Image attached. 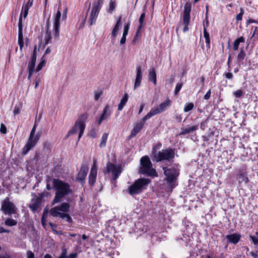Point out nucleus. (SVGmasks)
Listing matches in <instances>:
<instances>
[{
	"instance_id": "nucleus-42",
	"label": "nucleus",
	"mask_w": 258,
	"mask_h": 258,
	"mask_svg": "<svg viewBox=\"0 0 258 258\" xmlns=\"http://www.w3.org/2000/svg\"><path fill=\"white\" fill-rule=\"evenodd\" d=\"M29 10V8H27V7H25L24 6H23L22 7V11H21V14H22V15H23V17L24 19L27 17L28 14Z\"/></svg>"
},
{
	"instance_id": "nucleus-47",
	"label": "nucleus",
	"mask_w": 258,
	"mask_h": 258,
	"mask_svg": "<svg viewBox=\"0 0 258 258\" xmlns=\"http://www.w3.org/2000/svg\"><path fill=\"white\" fill-rule=\"evenodd\" d=\"M236 98H240L243 95V92L241 90H237L234 92Z\"/></svg>"
},
{
	"instance_id": "nucleus-35",
	"label": "nucleus",
	"mask_w": 258,
	"mask_h": 258,
	"mask_svg": "<svg viewBox=\"0 0 258 258\" xmlns=\"http://www.w3.org/2000/svg\"><path fill=\"white\" fill-rule=\"evenodd\" d=\"M108 134L107 133H104L101 137V142L99 146L101 148L104 147L106 145V141L108 138Z\"/></svg>"
},
{
	"instance_id": "nucleus-26",
	"label": "nucleus",
	"mask_w": 258,
	"mask_h": 258,
	"mask_svg": "<svg viewBox=\"0 0 258 258\" xmlns=\"http://www.w3.org/2000/svg\"><path fill=\"white\" fill-rule=\"evenodd\" d=\"M130 28V24L127 23L124 25L123 28V32L122 36L120 40V44L123 45L125 44L126 41V37L128 34V30Z\"/></svg>"
},
{
	"instance_id": "nucleus-14",
	"label": "nucleus",
	"mask_w": 258,
	"mask_h": 258,
	"mask_svg": "<svg viewBox=\"0 0 258 258\" xmlns=\"http://www.w3.org/2000/svg\"><path fill=\"white\" fill-rule=\"evenodd\" d=\"M23 22H22V14H20L19 19V24H18V44L20 47V49L21 51H22L23 47L24 46V41H23Z\"/></svg>"
},
{
	"instance_id": "nucleus-40",
	"label": "nucleus",
	"mask_w": 258,
	"mask_h": 258,
	"mask_svg": "<svg viewBox=\"0 0 258 258\" xmlns=\"http://www.w3.org/2000/svg\"><path fill=\"white\" fill-rule=\"evenodd\" d=\"M194 108V104L193 103L190 102V103H186L184 106V111L185 112H188V111L191 110L192 109H193Z\"/></svg>"
},
{
	"instance_id": "nucleus-37",
	"label": "nucleus",
	"mask_w": 258,
	"mask_h": 258,
	"mask_svg": "<svg viewBox=\"0 0 258 258\" xmlns=\"http://www.w3.org/2000/svg\"><path fill=\"white\" fill-rule=\"evenodd\" d=\"M17 221L14 219L11 218H8L5 221V224L8 226H13L16 225Z\"/></svg>"
},
{
	"instance_id": "nucleus-1",
	"label": "nucleus",
	"mask_w": 258,
	"mask_h": 258,
	"mask_svg": "<svg viewBox=\"0 0 258 258\" xmlns=\"http://www.w3.org/2000/svg\"><path fill=\"white\" fill-rule=\"evenodd\" d=\"M52 183L53 188L55 190V196L52 202V205L61 202L64 197L72 193L70 185L67 182L53 178Z\"/></svg>"
},
{
	"instance_id": "nucleus-17",
	"label": "nucleus",
	"mask_w": 258,
	"mask_h": 258,
	"mask_svg": "<svg viewBox=\"0 0 258 258\" xmlns=\"http://www.w3.org/2000/svg\"><path fill=\"white\" fill-rule=\"evenodd\" d=\"M89 168L87 165H82L79 172L78 173L77 177V180L81 181H84L86 176L88 172Z\"/></svg>"
},
{
	"instance_id": "nucleus-19",
	"label": "nucleus",
	"mask_w": 258,
	"mask_h": 258,
	"mask_svg": "<svg viewBox=\"0 0 258 258\" xmlns=\"http://www.w3.org/2000/svg\"><path fill=\"white\" fill-rule=\"evenodd\" d=\"M135 181L138 183L137 186L142 192L146 188L147 185L151 182V180L149 178H141Z\"/></svg>"
},
{
	"instance_id": "nucleus-21",
	"label": "nucleus",
	"mask_w": 258,
	"mask_h": 258,
	"mask_svg": "<svg viewBox=\"0 0 258 258\" xmlns=\"http://www.w3.org/2000/svg\"><path fill=\"white\" fill-rule=\"evenodd\" d=\"M136 73L137 75L135 81L134 90L141 86V81L142 79V72L140 67H137Z\"/></svg>"
},
{
	"instance_id": "nucleus-45",
	"label": "nucleus",
	"mask_w": 258,
	"mask_h": 258,
	"mask_svg": "<svg viewBox=\"0 0 258 258\" xmlns=\"http://www.w3.org/2000/svg\"><path fill=\"white\" fill-rule=\"evenodd\" d=\"M116 6V4L115 1L113 0H111L109 3V10L110 13H112V12L115 9Z\"/></svg>"
},
{
	"instance_id": "nucleus-28",
	"label": "nucleus",
	"mask_w": 258,
	"mask_h": 258,
	"mask_svg": "<svg viewBox=\"0 0 258 258\" xmlns=\"http://www.w3.org/2000/svg\"><path fill=\"white\" fill-rule=\"evenodd\" d=\"M198 129V126L197 125H194L190 127H187V128H181V132L179 133V135H184L187 134H189L191 132H193L195 131H196Z\"/></svg>"
},
{
	"instance_id": "nucleus-30",
	"label": "nucleus",
	"mask_w": 258,
	"mask_h": 258,
	"mask_svg": "<svg viewBox=\"0 0 258 258\" xmlns=\"http://www.w3.org/2000/svg\"><path fill=\"white\" fill-rule=\"evenodd\" d=\"M162 143L160 142H158L156 145H154L153 146L151 154V156L152 158L155 156V154H158V150L160 149V148L162 147Z\"/></svg>"
},
{
	"instance_id": "nucleus-63",
	"label": "nucleus",
	"mask_w": 258,
	"mask_h": 258,
	"mask_svg": "<svg viewBox=\"0 0 258 258\" xmlns=\"http://www.w3.org/2000/svg\"><path fill=\"white\" fill-rule=\"evenodd\" d=\"M207 123V121H203L201 122V128H202V130H205V125Z\"/></svg>"
},
{
	"instance_id": "nucleus-46",
	"label": "nucleus",
	"mask_w": 258,
	"mask_h": 258,
	"mask_svg": "<svg viewBox=\"0 0 258 258\" xmlns=\"http://www.w3.org/2000/svg\"><path fill=\"white\" fill-rule=\"evenodd\" d=\"M240 13L237 14L236 16V19L237 21H240L242 20V16L244 14V11L242 8H240Z\"/></svg>"
},
{
	"instance_id": "nucleus-25",
	"label": "nucleus",
	"mask_w": 258,
	"mask_h": 258,
	"mask_svg": "<svg viewBox=\"0 0 258 258\" xmlns=\"http://www.w3.org/2000/svg\"><path fill=\"white\" fill-rule=\"evenodd\" d=\"M137 183H138L135 181L132 185L129 186L127 189V192L132 196L138 195L141 192Z\"/></svg>"
},
{
	"instance_id": "nucleus-34",
	"label": "nucleus",
	"mask_w": 258,
	"mask_h": 258,
	"mask_svg": "<svg viewBox=\"0 0 258 258\" xmlns=\"http://www.w3.org/2000/svg\"><path fill=\"white\" fill-rule=\"evenodd\" d=\"M51 35L50 31H46V34L44 38V45H46L51 43Z\"/></svg>"
},
{
	"instance_id": "nucleus-64",
	"label": "nucleus",
	"mask_w": 258,
	"mask_h": 258,
	"mask_svg": "<svg viewBox=\"0 0 258 258\" xmlns=\"http://www.w3.org/2000/svg\"><path fill=\"white\" fill-rule=\"evenodd\" d=\"M46 31H49L50 24L49 19L46 21Z\"/></svg>"
},
{
	"instance_id": "nucleus-16",
	"label": "nucleus",
	"mask_w": 258,
	"mask_h": 258,
	"mask_svg": "<svg viewBox=\"0 0 258 258\" xmlns=\"http://www.w3.org/2000/svg\"><path fill=\"white\" fill-rule=\"evenodd\" d=\"M61 16V12L60 11H58L55 16L54 19V30L53 35L55 38H58L59 35V20Z\"/></svg>"
},
{
	"instance_id": "nucleus-36",
	"label": "nucleus",
	"mask_w": 258,
	"mask_h": 258,
	"mask_svg": "<svg viewBox=\"0 0 258 258\" xmlns=\"http://www.w3.org/2000/svg\"><path fill=\"white\" fill-rule=\"evenodd\" d=\"M249 238L254 245H258V232H256L254 235H249Z\"/></svg>"
},
{
	"instance_id": "nucleus-13",
	"label": "nucleus",
	"mask_w": 258,
	"mask_h": 258,
	"mask_svg": "<svg viewBox=\"0 0 258 258\" xmlns=\"http://www.w3.org/2000/svg\"><path fill=\"white\" fill-rule=\"evenodd\" d=\"M150 118H146V115L142 119V120L137 122L131 131L129 138L131 139L135 137L143 128L146 121Z\"/></svg>"
},
{
	"instance_id": "nucleus-5",
	"label": "nucleus",
	"mask_w": 258,
	"mask_h": 258,
	"mask_svg": "<svg viewBox=\"0 0 258 258\" xmlns=\"http://www.w3.org/2000/svg\"><path fill=\"white\" fill-rule=\"evenodd\" d=\"M88 118V114L84 113L79 117L78 120L75 122L74 125L70 131V134L74 135L78 131H79L78 141L82 137L84 132L85 124V122Z\"/></svg>"
},
{
	"instance_id": "nucleus-2",
	"label": "nucleus",
	"mask_w": 258,
	"mask_h": 258,
	"mask_svg": "<svg viewBox=\"0 0 258 258\" xmlns=\"http://www.w3.org/2000/svg\"><path fill=\"white\" fill-rule=\"evenodd\" d=\"M70 207V206L68 203H63L59 206L52 208L50 210V214L54 217H59L71 223L72 221V219L68 214Z\"/></svg>"
},
{
	"instance_id": "nucleus-7",
	"label": "nucleus",
	"mask_w": 258,
	"mask_h": 258,
	"mask_svg": "<svg viewBox=\"0 0 258 258\" xmlns=\"http://www.w3.org/2000/svg\"><path fill=\"white\" fill-rule=\"evenodd\" d=\"M35 133V125H34L32 128L28 140L22 149V155H26L33 147L36 145L37 142L38 141L40 138V135H36L35 137H34Z\"/></svg>"
},
{
	"instance_id": "nucleus-51",
	"label": "nucleus",
	"mask_w": 258,
	"mask_h": 258,
	"mask_svg": "<svg viewBox=\"0 0 258 258\" xmlns=\"http://www.w3.org/2000/svg\"><path fill=\"white\" fill-rule=\"evenodd\" d=\"M33 1L34 0H28L27 3L24 6L30 9L33 5Z\"/></svg>"
},
{
	"instance_id": "nucleus-56",
	"label": "nucleus",
	"mask_w": 258,
	"mask_h": 258,
	"mask_svg": "<svg viewBox=\"0 0 258 258\" xmlns=\"http://www.w3.org/2000/svg\"><path fill=\"white\" fill-rule=\"evenodd\" d=\"M204 36L205 39L210 38V35L209 33L207 31L205 28H204Z\"/></svg>"
},
{
	"instance_id": "nucleus-15",
	"label": "nucleus",
	"mask_w": 258,
	"mask_h": 258,
	"mask_svg": "<svg viewBox=\"0 0 258 258\" xmlns=\"http://www.w3.org/2000/svg\"><path fill=\"white\" fill-rule=\"evenodd\" d=\"M97 173V167L96 164V161L94 160L93 164L91 167L90 172L89 175V184L91 186H93L96 182Z\"/></svg>"
},
{
	"instance_id": "nucleus-44",
	"label": "nucleus",
	"mask_w": 258,
	"mask_h": 258,
	"mask_svg": "<svg viewBox=\"0 0 258 258\" xmlns=\"http://www.w3.org/2000/svg\"><path fill=\"white\" fill-rule=\"evenodd\" d=\"M103 94V92L101 90H98L94 92V99L97 101L101 96Z\"/></svg>"
},
{
	"instance_id": "nucleus-41",
	"label": "nucleus",
	"mask_w": 258,
	"mask_h": 258,
	"mask_svg": "<svg viewBox=\"0 0 258 258\" xmlns=\"http://www.w3.org/2000/svg\"><path fill=\"white\" fill-rule=\"evenodd\" d=\"M121 17L120 16L118 18V20H117V22H116V23L114 28L113 29V30L114 31H116L117 32H118V30L119 29V27L121 25Z\"/></svg>"
},
{
	"instance_id": "nucleus-60",
	"label": "nucleus",
	"mask_w": 258,
	"mask_h": 258,
	"mask_svg": "<svg viewBox=\"0 0 258 258\" xmlns=\"http://www.w3.org/2000/svg\"><path fill=\"white\" fill-rule=\"evenodd\" d=\"M206 47L207 49H210V38L206 39Z\"/></svg>"
},
{
	"instance_id": "nucleus-6",
	"label": "nucleus",
	"mask_w": 258,
	"mask_h": 258,
	"mask_svg": "<svg viewBox=\"0 0 258 258\" xmlns=\"http://www.w3.org/2000/svg\"><path fill=\"white\" fill-rule=\"evenodd\" d=\"M164 174L166 176L165 180L170 190L172 189L176 186L177 177L178 176V172L174 169H170L167 167H163Z\"/></svg>"
},
{
	"instance_id": "nucleus-53",
	"label": "nucleus",
	"mask_w": 258,
	"mask_h": 258,
	"mask_svg": "<svg viewBox=\"0 0 258 258\" xmlns=\"http://www.w3.org/2000/svg\"><path fill=\"white\" fill-rule=\"evenodd\" d=\"M89 8L88 9V11H87V13H88L89 12ZM86 18H87V16H86V17H85V18L84 19L83 22H82V23L80 24V26L79 27V29L83 28L84 27V25H85V22H86Z\"/></svg>"
},
{
	"instance_id": "nucleus-27",
	"label": "nucleus",
	"mask_w": 258,
	"mask_h": 258,
	"mask_svg": "<svg viewBox=\"0 0 258 258\" xmlns=\"http://www.w3.org/2000/svg\"><path fill=\"white\" fill-rule=\"evenodd\" d=\"M156 73L154 68L150 69L149 71V81L153 82L155 85H156Z\"/></svg>"
},
{
	"instance_id": "nucleus-12",
	"label": "nucleus",
	"mask_w": 258,
	"mask_h": 258,
	"mask_svg": "<svg viewBox=\"0 0 258 258\" xmlns=\"http://www.w3.org/2000/svg\"><path fill=\"white\" fill-rule=\"evenodd\" d=\"M42 201L41 196H37L34 195V197L32 199L31 203L29 205V208L34 213L39 212L41 209V206Z\"/></svg>"
},
{
	"instance_id": "nucleus-48",
	"label": "nucleus",
	"mask_w": 258,
	"mask_h": 258,
	"mask_svg": "<svg viewBox=\"0 0 258 258\" xmlns=\"http://www.w3.org/2000/svg\"><path fill=\"white\" fill-rule=\"evenodd\" d=\"M0 132L3 134L7 133V128L5 124L2 123L0 127Z\"/></svg>"
},
{
	"instance_id": "nucleus-39",
	"label": "nucleus",
	"mask_w": 258,
	"mask_h": 258,
	"mask_svg": "<svg viewBox=\"0 0 258 258\" xmlns=\"http://www.w3.org/2000/svg\"><path fill=\"white\" fill-rule=\"evenodd\" d=\"M46 63V57L44 55H43L41 58V62L38 64L36 68V71L39 72L41 70L43 67L45 66Z\"/></svg>"
},
{
	"instance_id": "nucleus-55",
	"label": "nucleus",
	"mask_w": 258,
	"mask_h": 258,
	"mask_svg": "<svg viewBox=\"0 0 258 258\" xmlns=\"http://www.w3.org/2000/svg\"><path fill=\"white\" fill-rule=\"evenodd\" d=\"M224 76L226 78L228 79H232V78H233V75L231 73H227L226 74H225L224 75Z\"/></svg>"
},
{
	"instance_id": "nucleus-22",
	"label": "nucleus",
	"mask_w": 258,
	"mask_h": 258,
	"mask_svg": "<svg viewBox=\"0 0 258 258\" xmlns=\"http://www.w3.org/2000/svg\"><path fill=\"white\" fill-rule=\"evenodd\" d=\"M241 235L238 233H233L228 234L226 236V239L228 240L230 243L233 244H237L240 240Z\"/></svg>"
},
{
	"instance_id": "nucleus-61",
	"label": "nucleus",
	"mask_w": 258,
	"mask_h": 258,
	"mask_svg": "<svg viewBox=\"0 0 258 258\" xmlns=\"http://www.w3.org/2000/svg\"><path fill=\"white\" fill-rule=\"evenodd\" d=\"M77 256V253H72L69 254L67 258H76Z\"/></svg>"
},
{
	"instance_id": "nucleus-23",
	"label": "nucleus",
	"mask_w": 258,
	"mask_h": 258,
	"mask_svg": "<svg viewBox=\"0 0 258 258\" xmlns=\"http://www.w3.org/2000/svg\"><path fill=\"white\" fill-rule=\"evenodd\" d=\"M237 178L239 179V183L244 182L245 183H247L249 182L246 172L243 170L239 171L238 174L237 175Z\"/></svg>"
},
{
	"instance_id": "nucleus-57",
	"label": "nucleus",
	"mask_w": 258,
	"mask_h": 258,
	"mask_svg": "<svg viewBox=\"0 0 258 258\" xmlns=\"http://www.w3.org/2000/svg\"><path fill=\"white\" fill-rule=\"evenodd\" d=\"M20 112V109L19 107L16 106L14 110V114L15 115H18Z\"/></svg>"
},
{
	"instance_id": "nucleus-4",
	"label": "nucleus",
	"mask_w": 258,
	"mask_h": 258,
	"mask_svg": "<svg viewBox=\"0 0 258 258\" xmlns=\"http://www.w3.org/2000/svg\"><path fill=\"white\" fill-rule=\"evenodd\" d=\"M141 167L140 172L151 176H157V174L155 169L152 168V164L148 156L141 158L140 160Z\"/></svg>"
},
{
	"instance_id": "nucleus-24",
	"label": "nucleus",
	"mask_w": 258,
	"mask_h": 258,
	"mask_svg": "<svg viewBox=\"0 0 258 258\" xmlns=\"http://www.w3.org/2000/svg\"><path fill=\"white\" fill-rule=\"evenodd\" d=\"M137 183H138L135 181L132 185L129 186L127 189V192L132 196L138 195L141 192Z\"/></svg>"
},
{
	"instance_id": "nucleus-59",
	"label": "nucleus",
	"mask_w": 258,
	"mask_h": 258,
	"mask_svg": "<svg viewBox=\"0 0 258 258\" xmlns=\"http://www.w3.org/2000/svg\"><path fill=\"white\" fill-rule=\"evenodd\" d=\"M9 232H10V230L5 229L3 227H0V233H8Z\"/></svg>"
},
{
	"instance_id": "nucleus-33",
	"label": "nucleus",
	"mask_w": 258,
	"mask_h": 258,
	"mask_svg": "<svg viewBox=\"0 0 258 258\" xmlns=\"http://www.w3.org/2000/svg\"><path fill=\"white\" fill-rule=\"evenodd\" d=\"M145 15H146L145 13L143 12L141 14V15L139 18V22L140 23V25H139V26L138 28L137 31V35L140 33V29L142 28V27L143 26H144L145 24L144 23V19L145 18Z\"/></svg>"
},
{
	"instance_id": "nucleus-58",
	"label": "nucleus",
	"mask_w": 258,
	"mask_h": 258,
	"mask_svg": "<svg viewBox=\"0 0 258 258\" xmlns=\"http://www.w3.org/2000/svg\"><path fill=\"white\" fill-rule=\"evenodd\" d=\"M27 258H34V254L31 251L27 252Z\"/></svg>"
},
{
	"instance_id": "nucleus-31",
	"label": "nucleus",
	"mask_w": 258,
	"mask_h": 258,
	"mask_svg": "<svg viewBox=\"0 0 258 258\" xmlns=\"http://www.w3.org/2000/svg\"><path fill=\"white\" fill-rule=\"evenodd\" d=\"M245 41V38L243 36H241L235 39L233 42V48L234 50H237L239 48L240 43H243Z\"/></svg>"
},
{
	"instance_id": "nucleus-8",
	"label": "nucleus",
	"mask_w": 258,
	"mask_h": 258,
	"mask_svg": "<svg viewBox=\"0 0 258 258\" xmlns=\"http://www.w3.org/2000/svg\"><path fill=\"white\" fill-rule=\"evenodd\" d=\"M17 210V208L9 198H5L2 202L1 211L4 214L9 215L15 214L16 213Z\"/></svg>"
},
{
	"instance_id": "nucleus-9",
	"label": "nucleus",
	"mask_w": 258,
	"mask_h": 258,
	"mask_svg": "<svg viewBox=\"0 0 258 258\" xmlns=\"http://www.w3.org/2000/svg\"><path fill=\"white\" fill-rule=\"evenodd\" d=\"M171 105V100L167 98L165 101L161 103L159 105L154 108H152L147 114L146 118H151L153 116L162 113L166 110Z\"/></svg>"
},
{
	"instance_id": "nucleus-38",
	"label": "nucleus",
	"mask_w": 258,
	"mask_h": 258,
	"mask_svg": "<svg viewBox=\"0 0 258 258\" xmlns=\"http://www.w3.org/2000/svg\"><path fill=\"white\" fill-rule=\"evenodd\" d=\"M245 56V53L243 48L240 49V51L237 56V60L238 62L242 61Z\"/></svg>"
},
{
	"instance_id": "nucleus-32",
	"label": "nucleus",
	"mask_w": 258,
	"mask_h": 258,
	"mask_svg": "<svg viewBox=\"0 0 258 258\" xmlns=\"http://www.w3.org/2000/svg\"><path fill=\"white\" fill-rule=\"evenodd\" d=\"M110 115V112L109 110V106L108 105H106L103 108L102 113L100 117L105 120L109 118Z\"/></svg>"
},
{
	"instance_id": "nucleus-29",
	"label": "nucleus",
	"mask_w": 258,
	"mask_h": 258,
	"mask_svg": "<svg viewBox=\"0 0 258 258\" xmlns=\"http://www.w3.org/2000/svg\"><path fill=\"white\" fill-rule=\"evenodd\" d=\"M128 99V96L127 93H125L121 99L119 104L118 106V110L121 111L122 110L123 107L125 106Z\"/></svg>"
},
{
	"instance_id": "nucleus-49",
	"label": "nucleus",
	"mask_w": 258,
	"mask_h": 258,
	"mask_svg": "<svg viewBox=\"0 0 258 258\" xmlns=\"http://www.w3.org/2000/svg\"><path fill=\"white\" fill-rule=\"evenodd\" d=\"M103 0H98L97 3L94 4L93 7L101 9Z\"/></svg>"
},
{
	"instance_id": "nucleus-62",
	"label": "nucleus",
	"mask_w": 258,
	"mask_h": 258,
	"mask_svg": "<svg viewBox=\"0 0 258 258\" xmlns=\"http://www.w3.org/2000/svg\"><path fill=\"white\" fill-rule=\"evenodd\" d=\"M145 107V104L144 103H141L140 105V108L139 111V114H140L143 110V109Z\"/></svg>"
},
{
	"instance_id": "nucleus-3",
	"label": "nucleus",
	"mask_w": 258,
	"mask_h": 258,
	"mask_svg": "<svg viewBox=\"0 0 258 258\" xmlns=\"http://www.w3.org/2000/svg\"><path fill=\"white\" fill-rule=\"evenodd\" d=\"M175 149L169 147L159 151L158 154H155V156L152 159L156 162L172 163L175 158Z\"/></svg>"
},
{
	"instance_id": "nucleus-18",
	"label": "nucleus",
	"mask_w": 258,
	"mask_h": 258,
	"mask_svg": "<svg viewBox=\"0 0 258 258\" xmlns=\"http://www.w3.org/2000/svg\"><path fill=\"white\" fill-rule=\"evenodd\" d=\"M100 10V9L98 8L93 7L89 20L90 26H92L95 23Z\"/></svg>"
},
{
	"instance_id": "nucleus-52",
	"label": "nucleus",
	"mask_w": 258,
	"mask_h": 258,
	"mask_svg": "<svg viewBox=\"0 0 258 258\" xmlns=\"http://www.w3.org/2000/svg\"><path fill=\"white\" fill-rule=\"evenodd\" d=\"M117 32L116 31H115L113 30H112V31L111 32V37L112 38V42H113L115 40V38L117 35Z\"/></svg>"
},
{
	"instance_id": "nucleus-10",
	"label": "nucleus",
	"mask_w": 258,
	"mask_h": 258,
	"mask_svg": "<svg viewBox=\"0 0 258 258\" xmlns=\"http://www.w3.org/2000/svg\"><path fill=\"white\" fill-rule=\"evenodd\" d=\"M121 172L122 170L120 166L115 165L110 162H108L107 163L106 166V173H109L111 172L113 175V179L114 180H116Z\"/></svg>"
},
{
	"instance_id": "nucleus-50",
	"label": "nucleus",
	"mask_w": 258,
	"mask_h": 258,
	"mask_svg": "<svg viewBox=\"0 0 258 258\" xmlns=\"http://www.w3.org/2000/svg\"><path fill=\"white\" fill-rule=\"evenodd\" d=\"M67 250L66 249H63L62 250L60 255L59 256V258H67Z\"/></svg>"
},
{
	"instance_id": "nucleus-20",
	"label": "nucleus",
	"mask_w": 258,
	"mask_h": 258,
	"mask_svg": "<svg viewBox=\"0 0 258 258\" xmlns=\"http://www.w3.org/2000/svg\"><path fill=\"white\" fill-rule=\"evenodd\" d=\"M36 57H37V54H36V47H35L33 54L31 56L30 61L29 62L28 64V72H34L36 61Z\"/></svg>"
},
{
	"instance_id": "nucleus-43",
	"label": "nucleus",
	"mask_w": 258,
	"mask_h": 258,
	"mask_svg": "<svg viewBox=\"0 0 258 258\" xmlns=\"http://www.w3.org/2000/svg\"><path fill=\"white\" fill-rule=\"evenodd\" d=\"M182 87V83H178L175 87V90H174V95H177L178 94V92L180 90L181 88Z\"/></svg>"
},
{
	"instance_id": "nucleus-11",
	"label": "nucleus",
	"mask_w": 258,
	"mask_h": 258,
	"mask_svg": "<svg viewBox=\"0 0 258 258\" xmlns=\"http://www.w3.org/2000/svg\"><path fill=\"white\" fill-rule=\"evenodd\" d=\"M191 11V6L189 3H186L184 6V12L183 15V24L184 28L183 32L188 30V26L190 21V12Z\"/></svg>"
},
{
	"instance_id": "nucleus-54",
	"label": "nucleus",
	"mask_w": 258,
	"mask_h": 258,
	"mask_svg": "<svg viewBox=\"0 0 258 258\" xmlns=\"http://www.w3.org/2000/svg\"><path fill=\"white\" fill-rule=\"evenodd\" d=\"M211 96V89H210L204 96V98L205 100H208L210 98Z\"/></svg>"
}]
</instances>
